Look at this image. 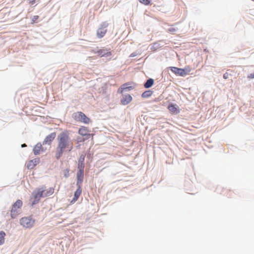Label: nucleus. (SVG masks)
Wrapping results in <instances>:
<instances>
[{
  "instance_id": "obj_24",
  "label": "nucleus",
  "mask_w": 254,
  "mask_h": 254,
  "mask_svg": "<svg viewBox=\"0 0 254 254\" xmlns=\"http://www.w3.org/2000/svg\"><path fill=\"white\" fill-rule=\"evenodd\" d=\"M227 71H229V70H228ZM230 75V74L229 73V72L227 71L223 74V78L225 79H227L229 78Z\"/></svg>"
},
{
  "instance_id": "obj_23",
  "label": "nucleus",
  "mask_w": 254,
  "mask_h": 254,
  "mask_svg": "<svg viewBox=\"0 0 254 254\" xmlns=\"http://www.w3.org/2000/svg\"><path fill=\"white\" fill-rule=\"evenodd\" d=\"M38 18H39L38 15L33 16L31 18L32 23H34V22H35V21L36 20H37L38 19Z\"/></svg>"
},
{
  "instance_id": "obj_18",
  "label": "nucleus",
  "mask_w": 254,
  "mask_h": 254,
  "mask_svg": "<svg viewBox=\"0 0 254 254\" xmlns=\"http://www.w3.org/2000/svg\"><path fill=\"white\" fill-rule=\"evenodd\" d=\"M38 162L36 159L30 160L27 164V168L30 169H33L36 165Z\"/></svg>"
},
{
  "instance_id": "obj_27",
  "label": "nucleus",
  "mask_w": 254,
  "mask_h": 254,
  "mask_svg": "<svg viewBox=\"0 0 254 254\" xmlns=\"http://www.w3.org/2000/svg\"><path fill=\"white\" fill-rule=\"evenodd\" d=\"M29 4L30 5H33L35 3V0H29Z\"/></svg>"
},
{
  "instance_id": "obj_7",
  "label": "nucleus",
  "mask_w": 254,
  "mask_h": 254,
  "mask_svg": "<svg viewBox=\"0 0 254 254\" xmlns=\"http://www.w3.org/2000/svg\"><path fill=\"white\" fill-rule=\"evenodd\" d=\"M78 133L81 135L85 137V138L83 139L82 140H79V141H84L85 139L89 138L91 136H93V134H90L89 133L88 128L87 127L84 126L81 127L79 128Z\"/></svg>"
},
{
  "instance_id": "obj_1",
  "label": "nucleus",
  "mask_w": 254,
  "mask_h": 254,
  "mask_svg": "<svg viewBox=\"0 0 254 254\" xmlns=\"http://www.w3.org/2000/svg\"><path fill=\"white\" fill-rule=\"evenodd\" d=\"M57 146L55 155L59 160L64 152H69L73 148V144L68 131H64L60 133L57 136Z\"/></svg>"
},
{
  "instance_id": "obj_5",
  "label": "nucleus",
  "mask_w": 254,
  "mask_h": 254,
  "mask_svg": "<svg viewBox=\"0 0 254 254\" xmlns=\"http://www.w3.org/2000/svg\"><path fill=\"white\" fill-rule=\"evenodd\" d=\"M171 70L175 74L181 76H184L188 74L191 71L190 66H186L184 68H180L177 67H171Z\"/></svg>"
},
{
  "instance_id": "obj_11",
  "label": "nucleus",
  "mask_w": 254,
  "mask_h": 254,
  "mask_svg": "<svg viewBox=\"0 0 254 254\" xmlns=\"http://www.w3.org/2000/svg\"><path fill=\"white\" fill-rule=\"evenodd\" d=\"M84 176V169H78L77 173V186H80L83 182Z\"/></svg>"
},
{
  "instance_id": "obj_2",
  "label": "nucleus",
  "mask_w": 254,
  "mask_h": 254,
  "mask_svg": "<svg viewBox=\"0 0 254 254\" xmlns=\"http://www.w3.org/2000/svg\"><path fill=\"white\" fill-rule=\"evenodd\" d=\"M53 188H47L42 186L37 188L32 193L31 200L32 205L37 203L41 197H47L52 195L54 192Z\"/></svg>"
},
{
  "instance_id": "obj_22",
  "label": "nucleus",
  "mask_w": 254,
  "mask_h": 254,
  "mask_svg": "<svg viewBox=\"0 0 254 254\" xmlns=\"http://www.w3.org/2000/svg\"><path fill=\"white\" fill-rule=\"evenodd\" d=\"M140 3L145 5H148L150 3V0H138Z\"/></svg>"
},
{
  "instance_id": "obj_14",
  "label": "nucleus",
  "mask_w": 254,
  "mask_h": 254,
  "mask_svg": "<svg viewBox=\"0 0 254 254\" xmlns=\"http://www.w3.org/2000/svg\"><path fill=\"white\" fill-rule=\"evenodd\" d=\"M42 151H43V148L41 143H38L34 146L33 153L35 155L39 154Z\"/></svg>"
},
{
  "instance_id": "obj_15",
  "label": "nucleus",
  "mask_w": 254,
  "mask_h": 254,
  "mask_svg": "<svg viewBox=\"0 0 254 254\" xmlns=\"http://www.w3.org/2000/svg\"><path fill=\"white\" fill-rule=\"evenodd\" d=\"M85 155H81L78 161V169H84V159Z\"/></svg>"
},
{
  "instance_id": "obj_8",
  "label": "nucleus",
  "mask_w": 254,
  "mask_h": 254,
  "mask_svg": "<svg viewBox=\"0 0 254 254\" xmlns=\"http://www.w3.org/2000/svg\"><path fill=\"white\" fill-rule=\"evenodd\" d=\"M107 24H103L101 25V27L98 29L97 31V35L98 38H101L104 36L107 32V29L106 28L107 27Z\"/></svg>"
},
{
  "instance_id": "obj_25",
  "label": "nucleus",
  "mask_w": 254,
  "mask_h": 254,
  "mask_svg": "<svg viewBox=\"0 0 254 254\" xmlns=\"http://www.w3.org/2000/svg\"><path fill=\"white\" fill-rule=\"evenodd\" d=\"M64 177L67 178L68 177V175H69V170L68 169H66L64 171Z\"/></svg>"
},
{
  "instance_id": "obj_19",
  "label": "nucleus",
  "mask_w": 254,
  "mask_h": 254,
  "mask_svg": "<svg viewBox=\"0 0 254 254\" xmlns=\"http://www.w3.org/2000/svg\"><path fill=\"white\" fill-rule=\"evenodd\" d=\"M154 83V80L153 79L150 78L147 80V81L145 83L144 86L145 88H148L151 87Z\"/></svg>"
},
{
  "instance_id": "obj_13",
  "label": "nucleus",
  "mask_w": 254,
  "mask_h": 254,
  "mask_svg": "<svg viewBox=\"0 0 254 254\" xmlns=\"http://www.w3.org/2000/svg\"><path fill=\"white\" fill-rule=\"evenodd\" d=\"M56 133L53 132L51 133L50 134L48 135L46 137L44 140L43 141V144H50L51 143V142L54 139V138L56 137Z\"/></svg>"
},
{
  "instance_id": "obj_10",
  "label": "nucleus",
  "mask_w": 254,
  "mask_h": 254,
  "mask_svg": "<svg viewBox=\"0 0 254 254\" xmlns=\"http://www.w3.org/2000/svg\"><path fill=\"white\" fill-rule=\"evenodd\" d=\"M168 109L170 112L174 115L178 114L180 113V110L177 105L170 104L168 107Z\"/></svg>"
},
{
  "instance_id": "obj_3",
  "label": "nucleus",
  "mask_w": 254,
  "mask_h": 254,
  "mask_svg": "<svg viewBox=\"0 0 254 254\" xmlns=\"http://www.w3.org/2000/svg\"><path fill=\"white\" fill-rule=\"evenodd\" d=\"M22 205V201L20 199L17 200L12 205L10 210V216L12 219L15 218L20 214Z\"/></svg>"
},
{
  "instance_id": "obj_29",
  "label": "nucleus",
  "mask_w": 254,
  "mask_h": 254,
  "mask_svg": "<svg viewBox=\"0 0 254 254\" xmlns=\"http://www.w3.org/2000/svg\"><path fill=\"white\" fill-rule=\"evenodd\" d=\"M26 144H22V145H21V147H26Z\"/></svg>"
},
{
  "instance_id": "obj_9",
  "label": "nucleus",
  "mask_w": 254,
  "mask_h": 254,
  "mask_svg": "<svg viewBox=\"0 0 254 254\" xmlns=\"http://www.w3.org/2000/svg\"><path fill=\"white\" fill-rule=\"evenodd\" d=\"M132 97L129 94L123 95L121 99V103L123 105H127L131 102Z\"/></svg>"
},
{
  "instance_id": "obj_28",
  "label": "nucleus",
  "mask_w": 254,
  "mask_h": 254,
  "mask_svg": "<svg viewBox=\"0 0 254 254\" xmlns=\"http://www.w3.org/2000/svg\"><path fill=\"white\" fill-rule=\"evenodd\" d=\"M249 78H254V72L248 75Z\"/></svg>"
},
{
  "instance_id": "obj_20",
  "label": "nucleus",
  "mask_w": 254,
  "mask_h": 254,
  "mask_svg": "<svg viewBox=\"0 0 254 254\" xmlns=\"http://www.w3.org/2000/svg\"><path fill=\"white\" fill-rule=\"evenodd\" d=\"M153 94V92L151 90H148L144 92L142 95L141 96L143 98H148L150 97Z\"/></svg>"
},
{
  "instance_id": "obj_6",
  "label": "nucleus",
  "mask_w": 254,
  "mask_h": 254,
  "mask_svg": "<svg viewBox=\"0 0 254 254\" xmlns=\"http://www.w3.org/2000/svg\"><path fill=\"white\" fill-rule=\"evenodd\" d=\"M73 117L75 120L86 124H88L91 122L90 119L81 112L75 113Z\"/></svg>"
},
{
  "instance_id": "obj_26",
  "label": "nucleus",
  "mask_w": 254,
  "mask_h": 254,
  "mask_svg": "<svg viewBox=\"0 0 254 254\" xmlns=\"http://www.w3.org/2000/svg\"><path fill=\"white\" fill-rule=\"evenodd\" d=\"M168 31L170 32L173 33L176 31V29L175 28L172 27V28H170L169 29H168Z\"/></svg>"
},
{
  "instance_id": "obj_4",
  "label": "nucleus",
  "mask_w": 254,
  "mask_h": 254,
  "mask_svg": "<svg viewBox=\"0 0 254 254\" xmlns=\"http://www.w3.org/2000/svg\"><path fill=\"white\" fill-rule=\"evenodd\" d=\"M19 222L24 228L29 229L34 225L35 220L31 217H24L20 219Z\"/></svg>"
},
{
  "instance_id": "obj_12",
  "label": "nucleus",
  "mask_w": 254,
  "mask_h": 254,
  "mask_svg": "<svg viewBox=\"0 0 254 254\" xmlns=\"http://www.w3.org/2000/svg\"><path fill=\"white\" fill-rule=\"evenodd\" d=\"M82 192V189L81 188V186L79 185L78 186V187L76 190L74 192V197H73L72 199L71 200V203H74L75 202H76L77 199H78L79 196L81 195Z\"/></svg>"
},
{
  "instance_id": "obj_16",
  "label": "nucleus",
  "mask_w": 254,
  "mask_h": 254,
  "mask_svg": "<svg viewBox=\"0 0 254 254\" xmlns=\"http://www.w3.org/2000/svg\"><path fill=\"white\" fill-rule=\"evenodd\" d=\"M128 83H125L122 85L120 88L118 90V92H120L121 93H122L125 90L128 89L130 90L132 89L131 86H127L128 85Z\"/></svg>"
},
{
  "instance_id": "obj_17",
  "label": "nucleus",
  "mask_w": 254,
  "mask_h": 254,
  "mask_svg": "<svg viewBox=\"0 0 254 254\" xmlns=\"http://www.w3.org/2000/svg\"><path fill=\"white\" fill-rule=\"evenodd\" d=\"M99 56L101 57H109L111 56L112 54L111 52H108L105 53L104 50H99L97 52Z\"/></svg>"
},
{
  "instance_id": "obj_21",
  "label": "nucleus",
  "mask_w": 254,
  "mask_h": 254,
  "mask_svg": "<svg viewBox=\"0 0 254 254\" xmlns=\"http://www.w3.org/2000/svg\"><path fill=\"white\" fill-rule=\"evenodd\" d=\"M5 233L3 231L0 232V245H1L4 243V237L5 236Z\"/></svg>"
}]
</instances>
